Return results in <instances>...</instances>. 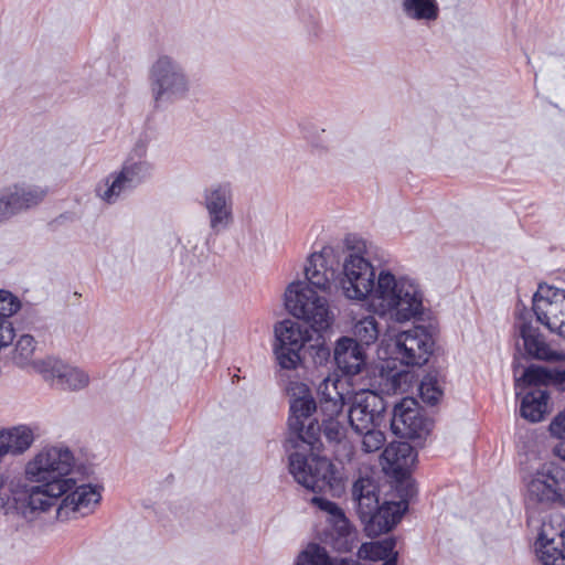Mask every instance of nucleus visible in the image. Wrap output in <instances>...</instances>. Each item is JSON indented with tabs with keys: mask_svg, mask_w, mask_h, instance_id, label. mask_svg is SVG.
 <instances>
[{
	"mask_svg": "<svg viewBox=\"0 0 565 565\" xmlns=\"http://www.w3.org/2000/svg\"><path fill=\"white\" fill-rule=\"evenodd\" d=\"M311 502L318 507L320 510L329 513L335 519L345 520V515L339 505L328 499L321 497H313Z\"/></svg>",
	"mask_w": 565,
	"mask_h": 565,
	"instance_id": "37",
	"label": "nucleus"
},
{
	"mask_svg": "<svg viewBox=\"0 0 565 565\" xmlns=\"http://www.w3.org/2000/svg\"><path fill=\"white\" fill-rule=\"evenodd\" d=\"M60 384L64 388L81 390L88 384V375L75 367H65L62 373L57 375Z\"/></svg>",
	"mask_w": 565,
	"mask_h": 565,
	"instance_id": "32",
	"label": "nucleus"
},
{
	"mask_svg": "<svg viewBox=\"0 0 565 565\" xmlns=\"http://www.w3.org/2000/svg\"><path fill=\"white\" fill-rule=\"evenodd\" d=\"M21 308L20 300L8 290H0V350L10 345L15 337L9 318Z\"/></svg>",
	"mask_w": 565,
	"mask_h": 565,
	"instance_id": "22",
	"label": "nucleus"
},
{
	"mask_svg": "<svg viewBox=\"0 0 565 565\" xmlns=\"http://www.w3.org/2000/svg\"><path fill=\"white\" fill-rule=\"evenodd\" d=\"M276 343L274 354L281 370H297L303 363L302 350L311 340L308 328L300 323L286 319L275 326Z\"/></svg>",
	"mask_w": 565,
	"mask_h": 565,
	"instance_id": "5",
	"label": "nucleus"
},
{
	"mask_svg": "<svg viewBox=\"0 0 565 565\" xmlns=\"http://www.w3.org/2000/svg\"><path fill=\"white\" fill-rule=\"evenodd\" d=\"M548 429L553 437L565 440V408L553 418Z\"/></svg>",
	"mask_w": 565,
	"mask_h": 565,
	"instance_id": "38",
	"label": "nucleus"
},
{
	"mask_svg": "<svg viewBox=\"0 0 565 565\" xmlns=\"http://www.w3.org/2000/svg\"><path fill=\"white\" fill-rule=\"evenodd\" d=\"M354 237L345 239L351 253L344 262L341 280L342 289L347 298L364 300L371 298V306L380 316H390L397 322L409 321L423 313V294L418 286L408 279H396L386 270H382L375 284V270L372 264L360 255L365 249V243Z\"/></svg>",
	"mask_w": 565,
	"mask_h": 565,
	"instance_id": "2",
	"label": "nucleus"
},
{
	"mask_svg": "<svg viewBox=\"0 0 565 565\" xmlns=\"http://www.w3.org/2000/svg\"><path fill=\"white\" fill-rule=\"evenodd\" d=\"M319 351H321V352H323L324 354L329 355V351H328L326 348H323V347H321V348L319 349Z\"/></svg>",
	"mask_w": 565,
	"mask_h": 565,
	"instance_id": "42",
	"label": "nucleus"
},
{
	"mask_svg": "<svg viewBox=\"0 0 565 565\" xmlns=\"http://www.w3.org/2000/svg\"><path fill=\"white\" fill-rule=\"evenodd\" d=\"M419 396L424 403L436 405L443 396V391L438 385L437 375L426 374L418 386Z\"/></svg>",
	"mask_w": 565,
	"mask_h": 565,
	"instance_id": "31",
	"label": "nucleus"
},
{
	"mask_svg": "<svg viewBox=\"0 0 565 565\" xmlns=\"http://www.w3.org/2000/svg\"><path fill=\"white\" fill-rule=\"evenodd\" d=\"M550 394L542 387H531L521 401V416L531 423H539L548 413Z\"/></svg>",
	"mask_w": 565,
	"mask_h": 565,
	"instance_id": "21",
	"label": "nucleus"
},
{
	"mask_svg": "<svg viewBox=\"0 0 565 565\" xmlns=\"http://www.w3.org/2000/svg\"><path fill=\"white\" fill-rule=\"evenodd\" d=\"M316 409L317 404L311 396L294 398L290 403V415L288 418L290 437L288 443L294 448H307L310 455H303L299 451L290 454L289 471L298 483L312 492L319 493L327 489H332L335 470L330 460L313 454L321 446L318 423L316 420L310 422L305 430V420Z\"/></svg>",
	"mask_w": 565,
	"mask_h": 565,
	"instance_id": "3",
	"label": "nucleus"
},
{
	"mask_svg": "<svg viewBox=\"0 0 565 565\" xmlns=\"http://www.w3.org/2000/svg\"><path fill=\"white\" fill-rule=\"evenodd\" d=\"M285 303L288 311L296 318L302 319L313 331L329 329L332 316L324 297L301 281L292 282L286 290Z\"/></svg>",
	"mask_w": 565,
	"mask_h": 565,
	"instance_id": "4",
	"label": "nucleus"
},
{
	"mask_svg": "<svg viewBox=\"0 0 565 565\" xmlns=\"http://www.w3.org/2000/svg\"><path fill=\"white\" fill-rule=\"evenodd\" d=\"M352 494L359 518L364 522L380 507L379 487L371 478L361 477L354 482Z\"/></svg>",
	"mask_w": 565,
	"mask_h": 565,
	"instance_id": "20",
	"label": "nucleus"
},
{
	"mask_svg": "<svg viewBox=\"0 0 565 565\" xmlns=\"http://www.w3.org/2000/svg\"><path fill=\"white\" fill-rule=\"evenodd\" d=\"M334 361L344 374L356 375L366 364V354L354 339L343 337L337 341Z\"/></svg>",
	"mask_w": 565,
	"mask_h": 565,
	"instance_id": "16",
	"label": "nucleus"
},
{
	"mask_svg": "<svg viewBox=\"0 0 565 565\" xmlns=\"http://www.w3.org/2000/svg\"><path fill=\"white\" fill-rule=\"evenodd\" d=\"M148 174L149 167L146 162L125 163L118 173L110 174L99 184L96 192L104 201L113 203L124 191L140 184Z\"/></svg>",
	"mask_w": 565,
	"mask_h": 565,
	"instance_id": "11",
	"label": "nucleus"
},
{
	"mask_svg": "<svg viewBox=\"0 0 565 565\" xmlns=\"http://www.w3.org/2000/svg\"><path fill=\"white\" fill-rule=\"evenodd\" d=\"M338 384L339 381L326 379L319 385V411L326 416L324 418H335L343 408L344 397L338 391Z\"/></svg>",
	"mask_w": 565,
	"mask_h": 565,
	"instance_id": "24",
	"label": "nucleus"
},
{
	"mask_svg": "<svg viewBox=\"0 0 565 565\" xmlns=\"http://www.w3.org/2000/svg\"><path fill=\"white\" fill-rule=\"evenodd\" d=\"M555 332L565 339V316L559 319V323H557Z\"/></svg>",
	"mask_w": 565,
	"mask_h": 565,
	"instance_id": "39",
	"label": "nucleus"
},
{
	"mask_svg": "<svg viewBox=\"0 0 565 565\" xmlns=\"http://www.w3.org/2000/svg\"><path fill=\"white\" fill-rule=\"evenodd\" d=\"M74 465L68 448L50 447L39 452L26 466V475L41 486L21 491L15 498L17 509L25 518L35 512H45L64 497L56 509L60 521L77 519L93 512L100 501V492L92 484L75 486L72 478H65Z\"/></svg>",
	"mask_w": 565,
	"mask_h": 565,
	"instance_id": "1",
	"label": "nucleus"
},
{
	"mask_svg": "<svg viewBox=\"0 0 565 565\" xmlns=\"http://www.w3.org/2000/svg\"><path fill=\"white\" fill-rule=\"evenodd\" d=\"M397 479L406 478L416 460V451L406 441L391 443L382 454Z\"/></svg>",
	"mask_w": 565,
	"mask_h": 565,
	"instance_id": "19",
	"label": "nucleus"
},
{
	"mask_svg": "<svg viewBox=\"0 0 565 565\" xmlns=\"http://www.w3.org/2000/svg\"><path fill=\"white\" fill-rule=\"evenodd\" d=\"M296 565H361L353 558H331L326 551L318 544L311 545L302 552Z\"/></svg>",
	"mask_w": 565,
	"mask_h": 565,
	"instance_id": "26",
	"label": "nucleus"
},
{
	"mask_svg": "<svg viewBox=\"0 0 565 565\" xmlns=\"http://www.w3.org/2000/svg\"><path fill=\"white\" fill-rule=\"evenodd\" d=\"M403 10L414 20H436L439 14L436 0H404Z\"/></svg>",
	"mask_w": 565,
	"mask_h": 565,
	"instance_id": "28",
	"label": "nucleus"
},
{
	"mask_svg": "<svg viewBox=\"0 0 565 565\" xmlns=\"http://www.w3.org/2000/svg\"><path fill=\"white\" fill-rule=\"evenodd\" d=\"M533 311L540 323L555 332L559 319L565 317V289L540 285L533 296Z\"/></svg>",
	"mask_w": 565,
	"mask_h": 565,
	"instance_id": "10",
	"label": "nucleus"
},
{
	"mask_svg": "<svg viewBox=\"0 0 565 565\" xmlns=\"http://www.w3.org/2000/svg\"><path fill=\"white\" fill-rule=\"evenodd\" d=\"M321 428L329 441L341 443L344 436V428L337 418H323Z\"/></svg>",
	"mask_w": 565,
	"mask_h": 565,
	"instance_id": "36",
	"label": "nucleus"
},
{
	"mask_svg": "<svg viewBox=\"0 0 565 565\" xmlns=\"http://www.w3.org/2000/svg\"><path fill=\"white\" fill-rule=\"evenodd\" d=\"M330 254L331 249L328 247L319 253L311 254L308 258V265L305 267V275L309 285L323 291L330 288L335 277V270L328 266L327 262V256Z\"/></svg>",
	"mask_w": 565,
	"mask_h": 565,
	"instance_id": "18",
	"label": "nucleus"
},
{
	"mask_svg": "<svg viewBox=\"0 0 565 565\" xmlns=\"http://www.w3.org/2000/svg\"><path fill=\"white\" fill-rule=\"evenodd\" d=\"M34 350V338L30 334H23L15 344L13 359L18 361V363L26 362L33 355Z\"/></svg>",
	"mask_w": 565,
	"mask_h": 565,
	"instance_id": "35",
	"label": "nucleus"
},
{
	"mask_svg": "<svg viewBox=\"0 0 565 565\" xmlns=\"http://www.w3.org/2000/svg\"><path fill=\"white\" fill-rule=\"evenodd\" d=\"M383 398L372 390L355 393L349 408V423L355 433H363L375 425V419L384 411Z\"/></svg>",
	"mask_w": 565,
	"mask_h": 565,
	"instance_id": "12",
	"label": "nucleus"
},
{
	"mask_svg": "<svg viewBox=\"0 0 565 565\" xmlns=\"http://www.w3.org/2000/svg\"><path fill=\"white\" fill-rule=\"evenodd\" d=\"M429 426L428 418L415 398L404 397L394 406L391 428L396 436L406 439L420 438L429 431Z\"/></svg>",
	"mask_w": 565,
	"mask_h": 565,
	"instance_id": "9",
	"label": "nucleus"
},
{
	"mask_svg": "<svg viewBox=\"0 0 565 565\" xmlns=\"http://www.w3.org/2000/svg\"><path fill=\"white\" fill-rule=\"evenodd\" d=\"M46 191L38 186H19L7 189L0 195V222L10 218L14 214L38 205Z\"/></svg>",
	"mask_w": 565,
	"mask_h": 565,
	"instance_id": "13",
	"label": "nucleus"
},
{
	"mask_svg": "<svg viewBox=\"0 0 565 565\" xmlns=\"http://www.w3.org/2000/svg\"><path fill=\"white\" fill-rule=\"evenodd\" d=\"M552 375L550 371L542 366H529L522 376V381L533 387H541L543 384H547Z\"/></svg>",
	"mask_w": 565,
	"mask_h": 565,
	"instance_id": "34",
	"label": "nucleus"
},
{
	"mask_svg": "<svg viewBox=\"0 0 565 565\" xmlns=\"http://www.w3.org/2000/svg\"><path fill=\"white\" fill-rule=\"evenodd\" d=\"M396 353L401 362L408 366H420L428 362L435 341L430 331L424 326H415L402 331L395 340Z\"/></svg>",
	"mask_w": 565,
	"mask_h": 565,
	"instance_id": "8",
	"label": "nucleus"
},
{
	"mask_svg": "<svg viewBox=\"0 0 565 565\" xmlns=\"http://www.w3.org/2000/svg\"><path fill=\"white\" fill-rule=\"evenodd\" d=\"M395 545V540L391 537L383 541L363 543L358 551V556L362 559L386 561L392 556H396V553H394Z\"/></svg>",
	"mask_w": 565,
	"mask_h": 565,
	"instance_id": "27",
	"label": "nucleus"
},
{
	"mask_svg": "<svg viewBox=\"0 0 565 565\" xmlns=\"http://www.w3.org/2000/svg\"><path fill=\"white\" fill-rule=\"evenodd\" d=\"M205 206L211 217V226L217 230L226 226L232 216V203L230 189L226 185H217L205 195Z\"/></svg>",
	"mask_w": 565,
	"mask_h": 565,
	"instance_id": "17",
	"label": "nucleus"
},
{
	"mask_svg": "<svg viewBox=\"0 0 565 565\" xmlns=\"http://www.w3.org/2000/svg\"><path fill=\"white\" fill-rule=\"evenodd\" d=\"M153 92L156 102L164 93L178 94L186 89L183 74L179 73L169 57H160L152 67Z\"/></svg>",
	"mask_w": 565,
	"mask_h": 565,
	"instance_id": "15",
	"label": "nucleus"
},
{
	"mask_svg": "<svg viewBox=\"0 0 565 565\" xmlns=\"http://www.w3.org/2000/svg\"><path fill=\"white\" fill-rule=\"evenodd\" d=\"M537 545L544 565H565V516L550 513L542 522Z\"/></svg>",
	"mask_w": 565,
	"mask_h": 565,
	"instance_id": "7",
	"label": "nucleus"
},
{
	"mask_svg": "<svg viewBox=\"0 0 565 565\" xmlns=\"http://www.w3.org/2000/svg\"><path fill=\"white\" fill-rule=\"evenodd\" d=\"M408 377L409 373L404 371H390L385 373L384 370H381V381L379 383L381 393L386 395L404 393L405 390L402 385L406 384Z\"/></svg>",
	"mask_w": 565,
	"mask_h": 565,
	"instance_id": "30",
	"label": "nucleus"
},
{
	"mask_svg": "<svg viewBox=\"0 0 565 565\" xmlns=\"http://www.w3.org/2000/svg\"><path fill=\"white\" fill-rule=\"evenodd\" d=\"M355 341L361 347H367L374 343L380 334L379 323L373 316H367L360 319L353 328Z\"/></svg>",
	"mask_w": 565,
	"mask_h": 565,
	"instance_id": "29",
	"label": "nucleus"
},
{
	"mask_svg": "<svg viewBox=\"0 0 565 565\" xmlns=\"http://www.w3.org/2000/svg\"><path fill=\"white\" fill-rule=\"evenodd\" d=\"M397 556H392L391 558L384 561L382 565H396Z\"/></svg>",
	"mask_w": 565,
	"mask_h": 565,
	"instance_id": "40",
	"label": "nucleus"
},
{
	"mask_svg": "<svg viewBox=\"0 0 565 565\" xmlns=\"http://www.w3.org/2000/svg\"><path fill=\"white\" fill-rule=\"evenodd\" d=\"M413 492H414V491H413V487H412L411 484H407V486H406V497H407V495H413Z\"/></svg>",
	"mask_w": 565,
	"mask_h": 565,
	"instance_id": "41",
	"label": "nucleus"
},
{
	"mask_svg": "<svg viewBox=\"0 0 565 565\" xmlns=\"http://www.w3.org/2000/svg\"><path fill=\"white\" fill-rule=\"evenodd\" d=\"M407 509L408 500L404 498L397 502H384L362 522L365 532L369 536L375 537L391 531L401 521Z\"/></svg>",
	"mask_w": 565,
	"mask_h": 565,
	"instance_id": "14",
	"label": "nucleus"
},
{
	"mask_svg": "<svg viewBox=\"0 0 565 565\" xmlns=\"http://www.w3.org/2000/svg\"><path fill=\"white\" fill-rule=\"evenodd\" d=\"M525 351L534 359L543 361H559L561 354L553 351L543 340L539 331L527 323H523L520 329Z\"/></svg>",
	"mask_w": 565,
	"mask_h": 565,
	"instance_id": "23",
	"label": "nucleus"
},
{
	"mask_svg": "<svg viewBox=\"0 0 565 565\" xmlns=\"http://www.w3.org/2000/svg\"><path fill=\"white\" fill-rule=\"evenodd\" d=\"M33 443V433L25 426L0 434V458L7 454H22Z\"/></svg>",
	"mask_w": 565,
	"mask_h": 565,
	"instance_id": "25",
	"label": "nucleus"
},
{
	"mask_svg": "<svg viewBox=\"0 0 565 565\" xmlns=\"http://www.w3.org/2000/svg\"><path fill=\"white\" fill-rule=\"evenodd\" d=\"M362 437L361 450L365 454H372L381 450L386 441L384 433L375 429L374 426L364 429L363 433H356Z\"/></svg>",
	"mask_w": 565,
	"mask_h": 565,
	"instance_id": "33",
	"label": "nucleus"
},
{
	"mask_svg": "<svg viewBox=\"0 0 565 565\" xmlns=\"http://www.w3.org/2000/svg\"><path fill=\"white\" fill-rule=\"evenodd\" d=\"M530 499L543 504L565 507V469L556 463H544L527 483Z\"/></svg>",
	"mask_w": 565,
	"mask_h": 565,
	"instance_id": "6",
	"label": "nucleus"
}]
</instances>
